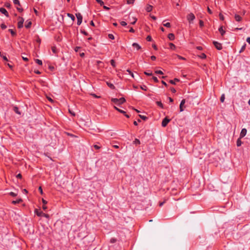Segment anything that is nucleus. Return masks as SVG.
Here are the masks:
<instances>
[{"label":"nucleus","mask_w":250,"mask_h":250,"mask_svg":"<svg viewBox=\"0 0 250 250\" xmlns=\"http://www.w3.org/2000/svg\"><path fill=\"white\" fill-rule=\"evenodd\" d=\"M140 87H141V88L142 90H145V91H146V90H147V87H146V85H141V86H140Z\"/></svg>","instance_id":"c9c22d12"},{"label":"nucleus","mask_w":250,"mask_h":250,"mask_svg":"<svg viewBox=\"0 0 250 250\" xmlns=\"http://www.w3.org/2000/svg\"><path fill=\"white\" fill-rule=\"evenodd\" d=\"M170 90H171V91L172 93H175V92H176V89H175L174 88H173V87H171V88H170Z\"/></svg>","instance_id":"864d4df0"},{"label":"nucleus","mask_w":250,"mask_h":250,"mask_svg":"<svg viewBox=\"0 0 250 250\" xmlns=\"http://www.w3.org/2000/svg\"><path fill=\"white\" fill-rule=\"evenodd\" d=\"M21 202H22V199H21V198H20V199H17V200H13V201L12 202V204H14V205H16V204H19V203H21Z\"/></svg>","instance_id":"dca6fc26"},{"label":"nucleus","mask_w":250,"mask_h":250,"mask_svg":"<svg viewBox=\"0 0 250 250\" xmlns=\"http://www.w3.org/2000/svg\"><path fill=\"white\" fill-rule=\"evenodd\" d=\"M1 56L2 57V58H3V59L4 60L6 61H8V59H7V57H6V56H2L1 55Z\"/></svg>","instance_id":"13d9d810"},{"label":"nucleus","mask_w":250,"mask_h":250,"mask_svg":"<svg viewBox=\"0 0 250 250\" xmlns=\"http://www.w3.org/2000/svg\"><path fill=\"white\" fill-rule=\"evenodd\" d=\"M139 116L142 119L144 120H146L147 119V117L144 115H139Z\"/></svg>","instance_id":"79ce46f5"},{"label":"nucleus","mask_w":250,"mask_h":250,"mask_svg":"<svg viewBox=\"0 0 250 250\" xmlns=\"http://www.w3.org/2000/svg\"><path fill=\"white\" fill-rule=\"evenodd\" d=\"M112 102L116 104H119L118 99L112 98L111 100Z\"/></svg>","instance_id":"bb28decb"},{"label":"nucleus","mask_w":250,"mask_h":250,"mask_svg":"<svg viewBox=\"0 0 250 250\" xmlns=\"http://www.w3.org/2000/svg\"><path fill=\"white\" fill-rule=\"evenodd\" d=\"M93 147L96 149H99L100 148V146L97 145H94Z\"/></svg>","instance_id":"3c124183"},{"label":"nucleus","mask_w":250,"mask_h":250,"mask_svg":"<svg viewBox=\"0 0 250 250\" xmlns=\"http://www.w3.org/2000/svg\"><path fill=\"white\" fill-rule=\"evenodd\" d=\"M153 6L151 5H147L146 7V10L147 12H150L152 10Z\"/></svg>","instance_id":"f8f14e48"},{"label":"nucleus","mask_w":250,"mask_h":250,"mask_svg":"<svg viewBox=\"0 0 250 250\" xmlns=\"http://www.w3.org/2000/svg\"><path fill=\"white\" fill-rule=\"evenodd\" d=\"M34 212L38 216H43L46 218H48L49 217L48 214L44 213L42 211H39L37 209H35Z\"/></svg>","instance_id":"f257e3e1"},{"label":"nucleus","mask_w":250,"mask_h":250,"mask_svg":"<svg viewBox=\"0 0 250 250\" xmlns=\"http://www.w3.org/2000/svg\"><path fill=\"white\" fill-rule=\"evenodd\" d=\"M127 72H128L129 74L130 75V76L132 77V78H134V74L132 72V71L131 70H130L129 69H127Z\"/></svg>","instance_id":"f704fd0d"},{"label":"nucleus","mask_w":250,"mask_h":250,"mask_svg":"<svg viewBox=\"0 0 250 250\" xmlns=\"http://www.w3.org/2000/svg\"><path fill=\"white\" fill-rule=\"evenodd\" d=\"M9 31L10 32L11 34L13 36H15L16 34V32L13 29H9Z\"/></svg>","instance_id":"2f4dec72"},{"label":"nucleus","mask_w":250,"mask_h":250,"mask_svg":"<svg viewBox=\"0 0 250 250\" xmlns=\"http://www.w3.org/2000/svg\"><path fill=\"white\" fill-rule=\"evenodd\" d=\"M133 143L136 145L140 144V141L138 139H135L133 141Z\"/></svg>","instance_id":"cd10ccee"},{"label":"nucleus","mask_w":250,"mask_h":250,"mask_svg":"<svg viewBox=\"0 0 250 250\" xmlns=\"http://www.w3.org/2000/svg\"><path fill=\"white\" fill-rule=\"evenodd\" d=\"M13 110L14 111V112L15 113H16L17 114H19V115H21V112L19 111V108L16 106H14L13 107Z\"/></svg>","instance_id":"2eb2a0df"},{"label":"nucleus","mask_w":250,"mask_h":250,"mask_svg":"<svg viewBox=\"0 0 250 250\" xmlns=\"http://www.w3.org/2000/svg\"><path fill=\"white\" fill-rule=\"evenodd\" d=\"M17 10H18L19 12H21V11L23 10V9H22V8H20V7H17Z\"/></svg>","instance_id":"0e129e2a"},{"label":"nucleus","mask_w":250,"mask_h":250,"mask_svg":"<svg viewBox=\"0 0 250 250\" xmlns=\"http://www.w3.org/2000/svg\"><path fill=\"white\" fill-rule=\"evenodd\" d=\"M152 79H153V81H154L155 82H156V83H158V82H159L158 79H157V77H156L153 76V77H152Z\"/></svg>","instance_id":"de8ad7c7"},{"label":"nucleus","mask_w":250,"mask_h":250,"mask_svg":"<svg viewBox=\"0 0 250 250\" xmlns=\"http://www.w3.org/2000/svg\"><path fill=\"white\" fill-rule=\"evenodd\" d=\"M81 33L83 34V35H85V36H87L88 35V33L87 32H86L84 30H81Z\"/></svg>","instance_id":"c03bdc74"},{"label":"nucleus","mask_w":250,"mask_h":250,"mask_svg":"<svg viewBox=\"0 0 250 250\" xmlns=\"http://www.w3.org/2000/svg\"><path fill=\"white\" fill-rule=\"evenodd\" d=\"M108 38L111 39V40H113L114 39V36L113 34H108Z\"/></svg>","instance_id":"4c0bfd02"},{"label":"nucleus","mask_w":250,"mask_h":250,"mask_svg":"<svg viewBox=\"0 0 250 250\" xmlns=\"http://www.w3.org/2000/svg\"><path fill=\"white\" fill-rule=\"evenodd\" d=\"M92 95L95 97V98H100V96H98L97 95H96L95 94H92Z\"/></svg>","instance_id":"69168bd1"},{"label":"nucleus","mask_w":250,"mask_h":250,"mask_svg":"<svg viewBox=\"0 0 250 250\" xmlns=\"http://www.w3.org/2000/svg\"><path fill=\"white\" fill-rule=\"evenodd\" d=\"M165 21H163V25L166 27L169 28L171 26V24L169 22L164 23Z\"/></svg>","instance_id":"b1692460"},{"label":"nucleus","mask_w":250,"mask_h":250,"mask_svg":"<svg viewBox=\"0 0 250 250\" xmlns=\"http://www.w3.org/2000/svg\"><path fill=\"white\" fill-rule=\"evenodd\" d=\"M67 16L68 17L70 18H71V19L73 21H74L75 20V17H74L72 14H70V13H67Z\"/></svg>","instance_id":"5701e85b"},{"label":"nucleus","mask_w":250,"mask_h":250,"mask_svg":"<svg viewBox=\"0 0 250 250\" xmlns=\"http://www.w3.org/2000/svg\"><path fill=\"white\" fill-rule=\"evenodd\" d=\"M156 58L155 56H151V59L152 60V61H155L156 60Z\"/></svg>","instance_id":"bf43d9fd"},{"label":"nucleus","mask_w":250,"mask_h":250,"mask_svg":"<svg viewBox=\"0 0 250 250\" xmlns=\"http://www.w3.org/2000/svg\"><path fill=\"white\" fill-rule=\"evenodd\" d=\"M219 18H220V19L221 20V21H224V16L222 14H219Z\"/></svg>","instance_id":"37998d69"},{"label":"nucleus","mask_w":250,"mask_h":250,"mask_svg":"<svg viewBox=\"0 0 250 250\" xmlns=\"http://www.w3.org/2000/svg\"><path fill=\"white\" fill-rule=\"evenodd\" d=\"M218 30L222 36H223L226 33L225 31L223 29V26H220Z\"/></svg>","instance_id":"9b49d317"},{"label":"nucleus","mask_w":250,"mask_h":250,"mask_svg":"<svg viewBox=\"0 0 250 250\" xmlns=\"http://www.w3.org/2000/svg\"><path fill=\"white\" fill-rule=\"evenodd\" d=\"M144 73L145 75L149 76L152 75V73L151 72H150L149 71H146L144 72Z\"/></svg>","instance_id":"72a5a7b5"},{"label":"nucleus","mask_w":250,"mask_h":250,"mask_svg":"<svg viewBox=\"0 0 250 250\" xmlns=\"http://www.w3.org/2000/svg\"><path fill=\"white\" fill-rule=\"evenodd\" d=\"M16 177H17V178L21 179V177H22V176H21V174L19 173V174H18L17 175V176H16Z\"/></svg>","instance_id":"5fc2aeb1"},{"label":"nucleus","mask_w":250,"mask_h":250,"mask_svg":"<svg viewBox=\"0 0 250 250\" xmlns=\"http://www.w3.org/2000/svg\"><path fill=\"white\" fill-rule=\"evenodd\" d=\"M80 56L81 57H83L84 56V53H83V52L80 53Z\"/></svg>","instance_id":"774afa93"},{"label":"nucleus","mask_w":250,"mask_h":250,"mask_svg":"<svg viewBox=\"0 0 250 250\" xmlns=\"http://www.w3.org/2000/svg\"><path fill=\"white\" fill-rule=\"evenodd\" d=\"M107 83V85L112 89H114L115 88V86L113 84L109 83V82H107L106 83Z\"/></svg>","instance_id":"412c9836"},{"label":"nucleus","mask_w":250,"mask_h":250,"mask_svg":"<svg viewBox=\"0 0 250 250\" xmlns=\"http://www.w3.org/2000/svg\"><path fill=\"white\" fill-rule=\"evenodd\" d=\"M120 23L123 26H125L127 25L126 22L125 21H122Z\"/></svg>","instance_id":"a19ab883"},{"label":"nucleus","mask_w":250,"mask_h":250,"mask_svg":"<svg viewBox=\"0 0 250 250\" xmlns=\"http://www.w3.org/2000/svg\"><path fill=\"white\" fill-rule=\"evenodd\" d=\"M146 40L148 41V42H151L152 41V38L150 36H148L147 37H146Z\"/></svg>","instance_id":"a18cd8bd"},{"label":"nucleus","mask_w":250,"mask_h":250,"mask_svg":"<svg viewBox=\"0 0 250 250\" xmlns=\"http://www.w3.org/2000/svg\"><path fill=\"white\" fill-rule=\"evenodd\" d=\"M97 2H98L99 3V4H100V5H103L104 4V1H97Z\"/></svg>","instance_id":"6e6d98bb"},{"label":"nucleus","mask_w":250,"mask_h":250,"mask_svg":"<svg viewBox=\"0 0 250 250\" xmlns=\"http://www.w3.org/2000/svg\"><path fill=\"white\" fill-rule=\"evenodd\" d=\"M31 24H32V22L31 21H26L25 23V27L26 28H29L31 27Z\"/></svg>","instance_id":"9d476101"},{"label":"nucleus","mask_w":250,"mask_h":250,"mask_svg":"<svg viewBox=\"0 0 250 250\" xmlns=\"http://www.w3.org/2000/svg\"><path fill=\"white\" fill-rule=\"evenodd\" d=\"M42 202L43 205H46L47 203V202L43 199H42Z\"/></svg>","instance_id":"052dcab7"},{"label":"nucleus","mask_w":250,"mask_h":250,"mask_svg":"<svg viewBox=\"0 0 250 250\" xmlns=\"http://www.w3.org/2000/svg\"><path fill=\"white\" fill-rule=\"evenodd\" d=\"M170 121V119H168L167 117H165L162 121V126L163 127H166Z\"/></svg>","instance_id":"423d86ee"},{"label":"nucleus","mask_w":250,"mask_h":250,"mask_svg":"<svg viewBox=\"0 0 250 250\" xmlns=\"http://www.w3.org/2000/svg\"><path fill=\"white\" fill-rule=\"evenodd\" d=\"M81 47H79V46H76L75 48H74V50L75 52H77L79 51V50L80 49Z\"/></svg>","instance_id":"09e8293b"},{"label":"nucleus","mask_w":250,"mask_h":250,"mask_svg":"<svg viewBox=\"0 0 250 250\" xmlns=\"http://www.w3.org/2000/svg\"><path fill=\"white\" fill-rule=\"evenodd\" d=\"M115 109L117 110L118 111H119V112L121 113H123V114H125V112L122 109H120L118 108H117V107L115 106L114 107Z\"/></svg>","instance_id":"a878e982"},{"label":"nucleus","mask_w":250,"mask_h":250,"mask_svg":"<svg viewBox=\"0 0 250 250\" xmlns=\"http://www.w3.org/2000/svg\"><path fill=\"white\" fill-rule=\"evenodd\" d=\"M225 94H223L221 97H220V101L222 102V103H223L225 101Z\"/></svg>","instance_id":"c756f323"},{"label":"nucleus","mask_w":250,"mask_h":250,"mask_svg":"<svg viewBox=\"0 0 250 250\" xmlns=\"http://www.w3.org/2000/svg\"><path fill=\"white\" fill-rule=\"evenodd\" d=\"M247 132V129L246 128H243L241 130V131L240 132V137H239L240 138H243L246 135Z\"/></svg>","instance_id":"6e6552de"},{"label":"nucleus","mask_w":250,"mask_h":250,"mask_svg":"<svg viewBox=\"0 0 250 250\" xmlns=\"http://www.w3.org/2000/svg\"><path fill=\"white\" fill-rule=\"evenodd\" d=\"M243 28H236L234 29V31H236L238 30H242Z\"/></svg>","instance_id":"e2e57ef3"},{"label":"nucleus","mask_w":250,"mask_h":250,"mask_svg":"<svg viewBox=\"0 0 250 250\" xmlns=\"http://www.w3.org/2000/svg\"><path fill=\"white\" fill-rule=\"evenodd\" d=\"M132 46L136 48L137 50H139L141 48V46L137 43L134 42L132 44Z\"/></svg>","instance_id":"ddd939ff"},{"label":"nucleus","mask_w":250,"mask_h":250,"mask_svg":"<svg viewBox=\"0 0 250 250\" xmlns=\"http://www.w3.org/2000/svg\"><path fill=\"white\" fill-rule=\"evenodd\" d=\"M234 18L237 21H240L242 20V17L237 14L235 15Z\"/></svg>","instance_id":"f3484780"},{"label":"nucleus","mask_w":250,"mask_h":250,"mask_svg":"<svg viewBox=\"0 0 250 250\" xmlns=\"http://www.w3.org/2000/svg\"><path fill=\"white\" fill-rule=\"evenodd\" d=\"M13 2L15 5L20 6V1H13Z\"/></svg>","instance_id":"8fccbe9b"},{"label":"nucleus","mask_w":250,"mask_h":250,"mask_svg":"<svg viewBox=\"0 0 250 250\" xmlns=\"http://www.w3.org/2000/svg\"><path fill=\"white\" fill-rule=\"evenodd\" d=\"M179 81V79H178L177 78H175L174 80H170L169 83L172 84H175L176 82H178Z\"/></svg>","instance_id":"a211bd4d"},{"label":"nucleus","mask_w":250,"mask_h":250,"mask_svg":"<svg viewBox=\"0 0 250 250\" xmlns=\"http://www.w3.org/2000/svg\"><path fill=\"white\" fill-rule=\"evenodd\" d=\"M187 20L190 24L193 23V21L195 19V17L193 13H190L187 16Z\"/></svg>","instance_id":"f03ea898"},{"label":"nucleus","mask_w":250,"mask_h":250,"mask_svg":"<svg viewBox=\"0 0 250 250\" xmlns=\"http://www.w3.org/2000/svg\"><path fill=\"white\" fill-rule=\"evenodd\" d=\"M155 73L160 75L163 74V72L161 70H156L155 71Z\"/></svg>","instance_id":"ea45409f"},{"label":"nucleus","mask_w":250,"mask_h":250,"mask_svg":"<svg viewBox=\"0 0 250 250\" xmlns=\"http://www.w3.org/2000/svg\"><path fill=\"white\" fill-rule=\"evenodd\" d=\"M76 17L77 18V24L78 25H80L82 23V22L83 16L81 15V14L80 13H76Z\"/></svg>","instance_id":"7ed1b4c3"},{"label":"nucleus","mask_w":250,"mask_h":250,"mask_svg":"<svg viewBox=\"0 0 250 250\" xmlns=\"http://www.w3.org/2000/svg\"><path fill=\"white\" fill-rule=\"evenodd\" d=\"M199 25L201 27L204 26V22L202 20H200L199 21Z\"/></svg>","instance_id":"49530a36"},{"label":"nucleus","mask_w":250,"mask_h":250,"mask_svg":"<svg viewBox=\"0 0 250 250\" xmlns=\"http://www.w3.org/2000/svg\"><path fill=\"white\" fill-rule=\"evenodd\" d=\"M167 37L170 41H173L175 39V36L173 33H169Z\"/></svg>","instance_id":"4468645a"},{"label":"nucleus","mask_w":250,"mask_h":250,"mask_svg":"<svg viewBox=\"0 0 250 250\" xmlns=\"http://www.w3.org/2000/svg\"><path fill=\"white\" fill-rule=\"evenodd\" d=\"M185 104V100L183 99L180 104V111L182 112L184 111V109L183 108V105Z\"/></svg>","instance_id":"1a4fd4ad"},{"label":"nucleus","mask_w":250,"mask_h":250,"mask_svg":"<svg viewBox=\"0 0 250 250\" xmlns=\"http://www.w3.org/2000/svg\"><path fill=\"white\" fill-rule=\"evenodd\" d=\"M9 194H10L11 196H13V197H15V196H16L17 195V193H15V192H10L9 193Z\"/></svg>","instance_id":"58836bf2"},{"label":"nucleus","mask_w":250,"mask_h":250,"mask_svg":"<svg viewBox=\"0 0 250 250\" xmlns=\"http://www.w3.org/2000/svg\"><path fill=\"white\" fill-rule=\"evenodd\" d=\"M156 104L157 105L159 106L160 107H161V108H164V106H163V104L161 103V102L160 101H157L156 102Z\"/></svg>","instance_id":"393cba45"},{"label":"nucleus","mask_w":250,"mask_h":250,"mask_svg":"<svg viewBox=\"0 0 250 250\" xmlns=\"http://www.w3.org/2000/svg\"><path fill=\"white\" fill-rule=\"evenodd\" d=\"M119 104H122L125 102V100L124 98H121L118 99Z\"/></svg>","instance_id":"aec40b11"},{"label":"nucleus","mask_w":250,"mask_h":250,"mask_svg":"<svg viewBox=\"0 0 250 250\" xmlns=\"http://www.w3.org/2000/svg\"><path fill=\"white\" fill-rule=\"evenodd\" d=\"M169 48L172 50H174L176 48L175 45L172 43H169Z\"/></svg>","instance_id":"4be33fe9"},{"label":"nucleus","mask_w":250,"mask_h":250,"mask_svg":"<svg viewBox=\"0 0 250 250\" xmlns=\"http://www.w3.org/2000/svg\"><path fill=\"white\" fill-rule=\"evenodd\" d=\"M103 7L106 10H108L109 9V8L108 7L104 5Z\"/></svg>","instance_id":"338daca9"},{"label":"nucleus","mask_w":250,"mask_h":250,"mask_svg":"<svg viewBox=\"0 0 250 250\" xmlns=\"http://www.w3.org/2000/svg\"><path fill=\"white\" fill-rule=\"evenodd\" d=\"M129 31L131 33H134L135 32V30L133 29L132 27H131Z\"/></svg>","instance_id":"4d7b16f0"},{"label":"nucleus","mask_w":250,"mask_h":250,"mask_svg":"<svg viewBox=\"0 0 250 250\" xmlns=\"http://www.w3.org/2000/svg\"><path fill=\"white\" fill-rule=\"evenodd\" d=\"M110 64L113 67H116V63L114 60H111L110 61Z\"/></svg>","instance_id":"7c9ffc66"},{"label":"nucleus","mask_w":250,"mask_h":250,"mask_svg":"<svg viewBox=\"0 0 250 250\" xmlns=\"http://www.w3.org/2000/svg\"><path fill=\"white\" fill-rule=\"evenodd\" d=\"M213 44H214V46L217 50H220L222 49V44H221V43H219V42H218L217 41H213Z\"/></svg>","instance_id":"39448f33"},{"label":"nucleus","mask_w":250,"mask_h":250,"mask_svg":"<svg viewBox=\"0 0 250 250\" xmlns=\"http://www.w3.org/2000/svg\"><path fill=\"white\" fill-rule=\"evenodd\" d=\"M246 44L244 43V44L241 47L240 50L239 51V53L242 52L246 48Z\"/></svg>","instance_id":"c85d7f7f"},{"label":"nucleus","mask_w":250,"mask_h":250,"mask_svg":"<svg viewBox=\"0 0 250 250\" xmlns=\"http://www.w3.org/2000/svg\"><path fill=\"white\" fill-rule=\"evenodd\" d=\"M241 139L240 137L237 139L236 145L237 146H240L242 144V142L241 140Z\"/></svg>","instance_id":"6ab92c4d"},{"label":"nucleus","mask_w":250,"mask_h":250,"mask_svg":"<svg viewBox=\"0 0 250 250\" xmlns=\"http://www.w3.org/2000/svg\"><path fill=\"white\" fill-rule=\"evenodd\" d=\"M116 239H115V238H111V239H110V242H111V243H115V242H116Z\"/></svg>","instance_id":"603ef678"},{"label":"nucleus","mask_w":250,"mask_h":250,"mask_svg":"<svg viewBox=\"0 0 250 250\" xmlns=\"http://www.w3.org/2000/svg\"><path fill=\"white\" fill-rule=\"evenodd\" d=\"M24 19L21 17L18 18V27L21 28L23 27V23L24 22Z\"/></svg>","instance_id":"20e7f679"},{"label":"nucleus","mask_w":250,"mask_h":250,"mask_svg":"<svg viewBox=\"0 0 250 250\" xmlns=\"http://www.w3.org/2000/svg\"><path fill=\"white\" fill-rule=\"evenodd\" d=\"M247 42L250 44V37H248L246 40Z\"/></svg>","instance_id":"680f3d73"},{"label":"nucleus","mask_w":250,"mask_h":250,"mask_svg":"<svg viewBox=\"0 0 250 250\" xmlns=\"http://www.w3.org/2000/svg\"><path fill=\"white\" fill-rule=\"evenodd\" d=\"M0 27L2 29H5L6 28L7 26L6 25L4 24V23H2L1 25H0Z\"/></svg>","instance_id":"e433bc0d"},{"label":"nucleus","mask_w":250,"mask_h":250,"mask_svg":"<svg viewBox=\"0 0 250 250\" xmlns=\"http://www.w3.org/2000/svg\"><path fill=\"white\" fill-rule=\"evenodd\" d=\"M35 62L39 65H42V60H40L39 59H36V60H35Z\"/></svg>","instance_id":"473e14b6"},{"label":"nucleus","mask_w":250,"mask_h":250,"mask_svg":"<svg viewBox=\"0 0 250 250\" xmlns=\"http://www.w3.org/2000/svg\"><path fill=\"white\" fill-rule=\"evenodd\" d=\"M0 12H1L2 14H4L6 17H9V14L7 10L3 7L0 8Z\"/></svg>","instance_id":"0eeeda50"}]
</instances>
